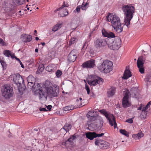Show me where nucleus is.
<instances>
[{
	"label": "nucleus",
	"mask_w": 151,
	"mask_h": 151,
	"mask_svg": "<svg viewBox=\"0 0 151 151\" xmlns=\"http://www.w3.org/2000/svg\"><path fill=\"white\" fill-rule=\"evenodd\" d=\"M81 8V6H78L76 9L74 10V12H77L78 13H79L80 12Z\"/></svg>",
	"instance_id": "41"
},
{
	"label": "nucleus",
	"mask_w": 151,
	"mask_h": 151,
	"mask_svg": "<svg viewBox=\"0 0 151 151\" xmlns=\"http://www.w3.org/2000/svg\"><path fill=\"white\" fill-rule=\"evenodd\" d=\"M40 110L41 111H47L45 108H41L40 109Z\"/></svg>",
	"instance_id": "49"
},
{
	"label": "nucleus",
	"mask_w": 151,
	"mask_h": 151,
	"mask_svg": "<svg viewBox=\"0 0 151 151\" xmlns=\"http://www.w3.org/2000/svg\"><path fill=\"white\" fill-rule=\"evenodd\" d=\"M41 44L43 46H44L45 45V42H41Z\"/></svg>",
	"instance_id": "55"
},
{
	"label": "nucleus",
	"mask_w": 151,
	"mask_h": 151,
	"mask_svg": "<svg viewBox=\"0 0 151 151\" xmlns=\"http://www.w3.org/2000/svg\"><path fill=\"white\" fill-rule=\"evenodd\" d=\"M113 66V63L111 61L106 60H104L103 63H99L97 68L100 72L107 73L112 70Z\"/></svg>",
	"instance_id": "4"
},
{
	"label": "nucleus",
	"mask_w": 151,
	"mask_h": 151,
	"mask_svg": "<svg viewBox=\"0 0 151 151\" xmlns=\"http://www.w3.org/2000/svg\"><path fill=\"white\" fill-rule=\"evenodd\" d=\"M126 122H129L130 123H132L133 122V120L132 119H127Z\"/></svg>",
	"instance_id": "47"
},
{
	"label": "nucleus",
	"mask_w": 151,
	"mask_h": 151,
	"mask_svg": "<svg viewBox=\"0 0 151 151\" xmlns=\"http://www.w3.org/2000/svg\"><path fill=\"white\" fill-rule=\"evenodd\" d=\"M121 39L118 37L115 38L113 41L111 39L108 40L107 45L111 49L113 50H117L121 47Z\"/></svg>",
	"instance_id": "5"
},
{
	"label": "nucleus",
	"mask_w": 151,
	"mask_h": 151,
	"mask_svg": "<svg viewBox=\"0 0 151 151\" xmlns=\"http://www.w3.org/2000/svg\"><path fill=\"white\" fill-rule=\"evenodd\" d=\"M85 88L87 91L88 94H89L90 91L88 86L86 84L85 85Z\"/></svg>",
	"instance_id": "44"
},
{
	"label": "nucleus",
	"mask_w": 151,
	"mask_h": 151,
	"mask_svg": "<svg viewBox=\"0 0 151 151\" xmlns=\"http://www.w3.org/2000/svg\"><path fill=\"white\" fill-rule=\"evenodd\" d=\"M0 45L2 46L5 45V43L3 40L1 38H0Z\"/></svg>",
	"instance_id": "45"
},
{
	"label": "nucleus",
	"mask_w": 151,
	"mask_h": 151,
	"mask_svg": "<svg viewBox=\"0 0 151 151\" xmlns=\"http://www.w3.org/2000/svg\"><path fill=\"white\" fill-rule=\"evenodd\" d=\"M82 100V99L81 98H79V99H77L76 100V102H78H78H79V101H80V102H79V103H81V105H82L83 106H84V105H82L81 104V100Z\"/></svg>",
	"instance_id": "46"
},
{
	"label": "nucleus",
	"mask_w": 151,
	"mask_h": 151,
	"mask_svg": "<svg viewBox=\"0 0 151 151\" xmlns=\"http://www.w3.org/2000/svg\"><path fill=\"white\" fill-rule=\"evenodd\" d=\"M24 0H13V1L16 5H20L22 4Z\"/></svg>",
	"instance_id": "33"
},
{
	"label": "nucleus",
	"mask_w": 151,
	"mask_h": 151,
	"mask_svg": "<svg viewBox=\"0 0 151 151\" xmlns=\"http://www.w3.org/2000/svg\"><path fill=\"white\" fill-rule=\"evenodd\" d=\"M142 110V106H140L139 107H138L137 109L138 110Z\"/></svg>",
	"instance_id": "52"
},
{
	"label": "nucleus",
	"mask_w": 151,
	"mask_h": 151,
	"mask_svg": "<svg viewBox=\"0 0 151 151\" xmlns=\"http://www.w3.org/2000/svg\"><path fill=\"white\" fill-rule=\"evenodd\" d=\"M21 38L23 42H30L32 40L31 35L23 34L21 36Z\"/></svg>",
	"instance_id": "17"
},
{
	"label": "nucleus",
	"mask_w": 151,
	"mask_h": 151,
	"mask_svg": "<svg viewBox=\"0 0 151 151\" xmlns=\"http://www.w3.org/2000/svg\"><path fill=\"white\" fill-rule=\"evenodd\" d=\"M2 95L5 99H9L13 94V88L9 86H4L2 88Z\"/></svg>",
	"instance_id": "7"
},
{
	"label": "nucleus",
	"mask_w": 151,
	"mask_h": 151,
	"mask_svg": "<svg viewBox=\"0 0 151 151\" xmlns=\"http://www.w3.org/2000/svg\"><path fill=\"white\" fill-rule=\"evenodd\" d=\"M34 32L35 33H37V31L36 30H35L34 31Z\"/></svg>",
	"instance_id": "58"
},
{
	"label": "nucleus",
	"mask_w": 151,
	"mask_h": 151,
	"mask_svg": "<svg viewBox=\"0 0 151 151\" xmlns=\"http://www.w3.org/2000/svg\"><path fill=\"white\" fill-rule=\"evenodd\" d=\"M15 58L19 62V61H20V60H19V58H17L16 57H15Z\"/></svg>",
	"instance_id": "54"
},
{
	"label": "nucleus",
	"mask_w": 151,
	"mask_h": 151,
	"mask_svg": "<svg viewBox=\"0 0 151 151\" xmlns=\"http://www.w3.org/2000/svg\"><path fill=\"white\" fill-rule=\"evenodd\" d=\"M43 88L39 90L38 96L40 100H46L47 97L53 98L57 96L59 93L58 86L53 84L49 81H46L43 84Z\"/></svg>",
	"instance_id": "1"
},
{
	"label": "nucleus",
	"mask_w": 151,
	"mask_h": 151,
	"mask_svg": "<svg viewBox=\"0 0 151 151\" xmlns=\"http://www.w3.org/2000/svg\"><path fill=\"white\" fill-rule=\"evenodd\" d=\"M144 115V113H143V112L142 111V113L140 115V116L143 119V118L142 117H143V115Z\"/></svg>",
	"instance_id": "51"
},
{
	"label": "nucleus",
	"mask_w": 151,
	"mask_h": 151,
	"mask_svg": "<svg viewBox=\"0 0 151 151\" xmlns=\"http://www.w3.org/2000/svg\"><path fill=\"white\" fill-rule=\"evenodd\" d=\"M99 111L101 114L105 116L106 118L108 120L109 123L111 126H113L114 125V128H116L117 127V124L116 122L115 118L113 114L109 113L104 109L99 110Z\"/></svg>",
	"instance_id": "6"
},
{
	"label": "nucleus",
	"mask_w": 151,
	"mask_h": 151,
	"mask_svg": "<svg viewBox=\"0 0 151 151\" xmlns=\"http://www.w3.org/2000/svg\"><path fill=\"white\" fill-rule=\"evenodd\" d=\"M62 24V23H57L56 25L54 26L52 29V31L55 32L57 31L59 28L61 27Z\"/></svg>",
	"instance_id": "29"
},
{
	"label": "nucleus",
	"mask_w": 151,
	"mask_h": 151,
	"mask_svg": "<svg viewBox=\"0 0 151 151\" xmlns=\"http://www.w3.org/2000/svg\"><path fill=\"white\" fill-rule=\"evenodd\" d=\"M95 60L93 59H91L84 63L82 65L83 68H93L95 66Z\"/></svg>",
	"instance_id": "14"
},
{
	"label": "nucleus",
	"mask_w": 151,
	"mask_h": 151,
	"mask_svg": "<svg viewBox=\"0 0 151 151\" xmlns=\"http://www.w3.org/2000/svg\"><path fill=\"white\" fill-rule=\"evenodd\" d=\"M62 72L60 70H58L56 73V76L58 78H59L62 74Z\"/></svg>",
	"instance_id": "40"
},
{
	"label": "nucleus",
	"mask_w": 151,
	"mask_h": 151,
	"mask_svg": "<svg viewBox=\"0 0 151 151\" xmlns=\"http://www.w3.org/2000/svg\"><path fill=\"white\" fill-rule=\"evenodd\" d=\"M132 76V75L130 70H129V69H127V68L126 67L124 73L122 78L124 79H127L131 77Z\"/></svg>",
	"instance_id": "19"
},
{
	"label": "nucleus",
	"mask_w": 151,
	"mask_h": 151,
	"mask_svg": "<svg viewBox=\"0 0 151 151\" xmlns=\"http://www.w3.org/2000/svg\"><path fill=\"white\" fill-rule=\"evenodd\" d=\"M110 20L111 25L114 30L118 33L122 31V27L119 17L116 15L111 14L110 16Z\"/></svg>",
	"instance_id": "3"
},
{
	"label": "nucleus",
	"mask_w": 151,
	"mask_h": 151,
	"mask_svg": "<svg viewBox=\"0 0 151 151\" xmlns=\"http://www.w3.org/2000/svg\"><path fill=\"white\" fill-rule=\"evenodd\" d=\"M21 11H19L18 13V14L19 15H22V14L21 13Z\"/></svg>",
	"instance_id": "53"
},
{
	"label": "nucleus",
	"mask_w": 151,
	"mask_h": 151,
	"mask_svg": "<svg viewBox=\"0 0 151 151\" xmlns=\"http://www.w3.org/2000/svg\"><path fill=\"white\" fill-rule=\"evenodd\" d=\"M37 9H39V8L38 7H37V8H36Z\"/></svg>",
	"instance_id": "60"
},
{
	"label": "nucleus",
	"mask_w": 151,
	"mask_h": 151,
	"mask_svg": "<svg viewBox=\"0 0 151 151\" xmlns=\"http://www.w3.org/2000/svg\"><path fill=\"white\" fill-rule=\"evenodd\" d=\"M103 35L105 37L113 38L115 37V35L113 32H107L104 29H103L102 31Z\"/></svg>",
	"instance_id": "18"
},
{
	"label": "nucleus",
	"mask_w": 151,
	"mask_h": 151,
	"mask_svg": "<svg viewBox=\"0 0 151 151\" xmlns=\"http://www.w3.org/2000/svg\"><path fill=\"white\" fill-rule=\"evenodd\" d=\"M38 69L40 71L42 72L44 69V65L42 64H40L39 66Z\"/></svg>",
	"instance_id": "42"
},
{
	"label": "nucleus",
	"mask_w": 151,
	"mask_h": 151,
	"mask_svg": "<svg viewBox=\"0 0 151 151\" xmlns=\"http://www.w3.org/2000/svg\"><path fill=\"white\" fill-rule=\"evenodd\" d=\"M27 1H29L28 0H27Z\"/></svg>",
	"instance_id": "61"
},
{
	"label": "nucleus",
	"mask_w": 151,
	"mask_h": 151,
	"mask_svg": "<svg viewBox=\"0 0 151 151\" xmlns=\"http://www.w3.org/2000/svg\"><path fill=\"white\" fill-rule=\"evenodd\" d=\"M103 140L101 139L100 138H96L95 139V144L96 145H98L100 147V145L102 143Z\"/></svg>",
	"instance_id": "32"
},
{
	"label": "nucleus",
	"mask_w": 151,
	"mask_h": 151,
	"mask_svg": "<svg viewBox=\"0 0 151 151\" xmlns=\"http://www.w3.org/2000/svg\"><path fill=\"white\" fill-rule=\"evenodd\" d=\"M145 81L147 82H150L151 81V73H149L147 74L146 78L145 79Z\"/></svg>",
	"instance_id": "38"
},
{
	"label": "nucleus",
	"mask_w": 151,
	"mask_h": 151,
	"mask_svg": "<svg viewBox=\"0 0 151 151\" xmlns=\"http://www.w3.org/2000/svg\"><path fill=\"white\" fill-rule=\"evenodd\" d=\"M74 108V106L73 105H70L64 107L63 109L64 111H68L73 109Z\"/></svg>",
	"instance_id": "30"
},
{
	"label": "nucleus",
	"mask_w": 151,
	"mask_h": 151,
	"mask_svg": "<svg viewBox=\"0 0 151 151\" xmlns=\"http://www.w3.org/2000/svg\"><path fill=\"white\" fill-rule=\"evenodd\" d=\"M77 50H73L70 52L68 56V59L70 62H74L77 58Z\"/></svg>",
	"instance_id": "15"
},
{
	"label": "nucleus",
	"mask_w": 151,
	"mask_h": 151,
	"mask_svg": "<svg viewBox=\"0 0 151 151\" xmlns=\"http://www.w3.org/2000/svg\"><path fill=\"white\" fill-rule=\"evenodd\" d=\"M144 136V134L141 132H139L136 134H134L132 135V137L134 138L135 139H140Z\"/></svg>",
	"instance_id": "26"
},
{
	"label": "nucleus",
	"mask_w": 151,
	"mask_h": 151,
	"mask_svg": "<svg viewBox=\"0 0 151 151\" xmlns=\"http://www.w3.org/2000/svg\"><path fill=\"white\" fill-rule=\"evenodd\" d=\"M72 126L71 125L68 123H66L63 127V129H64L66 132H68L69 130L71 129Z\"/></svg>",
	"instance_id": "27"
},
{
	"label": "nucleus",
	"mask_w": 151,
	"mask_h": 151,
	"mask_svg": "<svg viewBox=\"0 0 151 151\" xmlns=\"http://www.w3.org/2000/svg\"><path fill=\"white\" fill-rule=\"evenodd\" d=\"M151 104V101L149 102L146 106L145 107H143L142 110V111L143 112V113H144V115H143V119H145L146 118L147 116V111H146L147 110V109L150 106V105Z\"/></svg>",
	"instance_id": "23"
},
{
	"label": "nucleus",
	"mask_w": 151,
	"mask_h": 151,
	"mask_svg": "<svg viewBox=\"0 0 151 151\" xmlns=\"http://www.w3.org/2000/svg\"><path fill=\"white\" fill-rule=\"evenodd\" d=\"M54 65H48L46 68V70L49 72H52L54 71Z\"/></svg>",
	"instance_id": "31"
},
{
	"label": "nucleus",
	"mask_w": 151,
	"mask_h": 151,
	"mask_svg": "<svg viewBox=\"0 0 151 151\" xmlns=\"http://www.w3.org/2000/svg\"><path fill=\"white\" fill-rule=\"evenodd\" d=\"M0 62L3 69H6V64L3 57H0Z\"/></svg>",
	"instance_id": "28"
},
{
	"label": "nucleus",
	"mask_w": 151,
	"mask_h": 151,
	"mask_svg": "<svg viewBox=\"0 0 151 151\" xmlns=\"http://www.w3.org/2000/svg\"><path fill=\"white\" fill-rule=\"evenodd\" d=\"M39 38H38V37H35V40H39Z\"/></svg>",
	"instance_id": "57"
},
{
	"label": "nucleus",
	"mask_w": 151,
	"mask_h": 151,
	"mask_svg": "<svg viewBox=\"0 0 151 151\" xmlns=\"http://www.w3.org/2000/svg\"><path fill=\"white\" fill-rule=\"evenodd\" d=\"M77 41V39L75 37L72 38L69 42V45H71L72 44L75 43Z\"/></svg>",
	"instance_id": "39"
},
{
	"label": "nucleus",
	"mask_w": 151,
	"mask_h": 151,
	"mask_svg": "<svg viewBox=\"0 0 151 151\" xmlns=\"http://www.w3.org/2000/svg\"><path fill=\"white\" fill-rule=\"evenodd\" d=\"M4 54L5 55L9 57L10 56L12 57V55L11 54L10 51L8 50H5L4 51Z\"/></svg>",
	"instance_id": "37"
},
{
	"label": "nucleus",
	"mask_w": 151,
	"mask_h": 151,
	"mask_svg": "<svg viewBox=\"0 0 151 151\" xmlns=\"http://www.w3.org/2000/svg\"><path fill=\"white\" fill-rule=\"evenodd\" d=\"M11 7V5L9 2L8 1H5L4 4L3 5V7L5 9H7V10H10Z\"/></svg>",
	"instance_id": "25"
},
{
	"label": "nucleus",
	"mask_w": 151,
	"mask_h": 151,
	"mask_svg": "<svg viewBox=\"0 0 151 151\" xmlns=\"http://www.w3.org/2000/svg\"><path fill=\"white\" fill-rule=\"evenodd\" d=\"M122 9L124 14L125 24L128 27L134 13L135 8L132 4H128L123 5Z\"/></svg>",
	"instance_id": "2"
},
{
	"label": "nucleus",
	"mask_w": 151,
	"mask_h": 151,
	"mask_svg": "<svg viewBox=\"0 0 151 151\" xmlns=\"http://www.w3.org/2000/svg\"><path fill=\"white\" fill-rule=\"evenodd\" d=\"M104 134V133H102L100 134L96 133L95 132H88L86 133V137L90 140H93L94 138L97 137H100L103 136Z\"/></svg>",
	"instance_id": "13"
},
{
	"label": "nucleus",
	"mask_w": 151,
	"mask_h": 151,
	"mask_svg": "<svg viewBox=\"0 0 151 151\" xmlns=\"http://www.w3.org/2000/svg\"><path fill=\"white\" fill-rule=\"evenodd\" d=\"M101 144L100 147L102 149H106L109 147V143L104 140Z\"/></svg>",
	"instance_id": "24"
},
{
	"label": "nucleus",
	"mask_w": 151,
	"mask_h": 151,
	"mask_svg": "<svg viewBox=\"0 0 151 151\" xmlns=\"http://www.w3.org/2000/svg\"><path fill=\"white\" fill-rule=\"evenodd\" d=\"M68 5L65 4V2L64 1L63 3L61 6L57 9V11H60L59 13V15L60 17H63L67 16L68 14V12L66 8L65 7H68Z\"/></svg>",
	"instance_id": "12"
},
{
	"label": "nucleus",
	"mask_w": 151,
	"mask_h": 151,
	"mask_svg": "<svg viewBox=\"0 0 151 151\" xmlns=\"http://www.w3.org/2000/svg\"><path fill=\"white\" fill-rule=\"evenodd\" d=\"M145 60L142 57H139L137 61V66L138 68L143 67Z\"/></svg>",
	"instance_id": "22"
},
{
	"label": "nucleus",
	"mask_w": 151,
	"mask_h": 151,
	"mask_svg": "<svg viewBox=\"0 0 151 151\" xmlns=\"http://www.w3.org/2000/svg\"><path fill=\"white\" fill-rule=\"evenodd\" d=\"M27 10H29V7H27Z\"/></svg>",
	"instance_id": "59"
},
{
	"label": "nucleus",
	"mask_w": 151,
	"mask_h": 151,
	"mask_svg": "<svg viewBox=\"0 0 151 151\" xmlns=\"http://www.w3.org/2000/svg\"><path fill=\"white\" fill-rule=\"evenodd\" d=\"M52 107V106L51 105H48L47 106V108L50 111L51 110V109Z\"/></svg>",
	"instance_id": "48"
},
{
	"label": "nucleus",
	"mask_w": 151,
	"mask_h": 151,
	"mask_svg": "<svg viewBox=\"0 0 151 151\" xmlns=\"http://www.w3.org/2000/svg\"><path fill=\"white\" fill-rule=\"evenodd\" d=\"M95 112V111L92 110L89 111L87 114L86 116L89 119L87 122L89 127L92 126V124L91 122L94 121L96 119L97 115Z\"/></svg>",
	"instance_id": "9"
},
{
	"label": "nucleus",
	"mask_w": 151,
	"mask_h": 151,
	"mask_svg": "<svg viewBox=\"0 0 151 151\" xmlns=\"http://www.w3.org/2000/svg\"><path fill=\"white\" fill-rule=\"evenodd\" d=\"M102 79L95 75L91 76V80H87V82L90 85L95 86L98 84H101L103 83Z\"/></svg>",
	"instance_id": "8"
},
{
	"label": "nucleus",
	"mask_w": 151,
	"mask_h": 151,
	"mask_svg": "<svg viewBox=\"0 0 151 151\" xmlns=\"http://www.w3.org/2000/svg\"><path fill=\"white\" fill-rule=\"evenodd\" d=\"M13 81L17 85L21 84L24 82L23 79L19 74H17L14 76Z\"/></svg>",
	"instance_id": "16"
},
{
	"label": "nucleus",
	"mask_w": 151,
	"mask_h": 151,
	"mask_svg": "<svg viewBox=\"0 0 151 151\" xmlns=\"http://www.w3.org/2000/svg\"><path fill=\"white\" fill-rule=\"evenodd\" d=\"M120 132L127 137L129 136V133L128 132H127L124 129H121L119 130Z\"/></svg>",
	"instance_id": "34"
},
{
	"label": "nucleus",
	"mask_w": 151,
	"mask_h": 151,
	"mask_svg": "<svg viewBox=\"0 0 151 151\" xmlns=\"http://www.w3.org/2000/svg\"><path fill=\"white\" fill-rule=\"evenodd\" d=\"M129 92L127 91L125 93L122 101L123 106L124 108H127L131 105V102L129 101Z\"/></svg>",
	"instance_id": "11"
},
{
	"label": "nucleus",
	"mask_w": 151,
	"mask_h": 151,
	"mask_svg": "<svg viewBox=\"0 0 151 151\" xmlns=\"http://www.w3.org/2000/svg\"><path fill=\"white\" fill-rule=\"evenodd\" d=\"M19 62L20 65H21V67L23 68H24V66L23 65V64L22 63V62H21V61H19Z\"/></svg>",
	"instance_id": "50"
},
{
	"label": "nucleus",
	"mask_w": 151,
	"mask_h": 151,
	"mask_svg": "<svg viewBox=\"0 0 151 151\" xmlns=\"http://www.w3.org/2000/svg\"><path fill=\"white\" fill-rule=\"evenodd\" d=\"M76 138V136L75 135H73L71 137H70L67 141H65V144H67L68 143V142H71L73 140L75 139Z\"/></svg>",
	"instance_id": "35"
},
{
	"label": "nucleus",
	"mask_w": 151,
	"mask_h": 151,
	"mask_svg": "<svg viewBox=\"0 0 151 151\" xmlns=\"http://www.w3.org/2000/svg\"><path fill=\"white\" fill-rule=\"evenodd\" d=\"M89 5V3L87 2L86 3H85L83 2L81 5V9L82 10H86L87 8V6Z\"/></svg>",
	"instance_id": "36"
},
{
	"label": "nucleus",
	"mask_w": 151,
	"mask_h": 151,
	"mask_svg": "<svg viewBox=\"0 0 151 151\" xmlns=\"http://www.w3.org/2000/svg\"><path fill=\"white\" fill-rule=\"evenodd\" d=\"M108 41L103 39H98L94 42V47L97 49H100V48L107 45Z\"/></svg>",
	"instance_id": "10"
},
{
	"label": "nucleus",
	"mask_w": 151,
	"mask_h": 151,
	"mask_svg": "<svg viewBox=\"0 0 151 151\" xmlns=\"http://www.w3.org/2000/svg\"><path fill=\"white\" fill-rule=\"evenodd\" d=\"M139 68V71L141 73H144L145 70L143 67L138 68Z\"/></svg>",
	"instance_id": "43"
},
{
	"label": "nucleus",
	"mask_w": 151,
	"mask_h": 151,
	"mask_svg": "<svg viewBox=\"0 0 151 151\" xmlns=\"http://www.w3.org/2000/svg\"><path fill=\"white\" fill-rule=\"evenodd\" d=\"M116 88L114 87H111L108 89L107 91V96L108 97H112L114 96L115 93Z\"/></svg>",
	"instance_id": "20"
},
{
	"label": "nucleus",
	"mask_w": 151,
	"mask_h": 151,
	"mask_svg": "<svg viewBox=\"0 0 151 151\" xmlns=\"http://www.w3.org/2000/svg\"><path fill=\"white\" fill-rule=\"evenodd\" d=\"M28 84L30 83V86L33 87L34 85V83H35V78L34 77L31 75H29L27 78ZM29 85H30L29 84Z\"/></svg>",
	"instance_id": "21"
},
{
	"label": "nucleus",
	"mask_w": 151,
	"mask_h": 151,
	"mask_svg": "<svg viewBox=\"0 0 151 151\" xmlns=\"http://www.w3.org/2000/svg\"><path fill=\"white\" fill-rule=\"evenodd\" d=\"M38 50L37 49H36L35 50V51L36 52H38Z\"/></svg>",
	"instance_id": "56"
}]
</instances>
